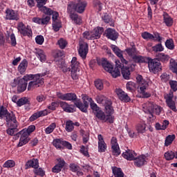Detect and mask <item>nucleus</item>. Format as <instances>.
Masks as SVG:
<instances>
[{
	"mask_svg": "<svg viewBox=\"0 0 177 177\" xmlns=\"http://www.w3.org/2000/svg\"><path fill=\"white\" fill-rule=\"evenodd\" d=\"M45 75H46V73H38L36 75H26L23 78H19V80L25 84H27L28 81L33 80V81L29 82L28 86V91H32V89L39 88L41 85H44V78L42 77H45Z\"/></svg>",
	"mask_w": 177,
	"mask_h": 177,
	"instance_id": "nucleus-1",
	"label": "nucleus"
},
{
	"mask_svg": "<svg viewBox=\"0 0 177 177\" xmlns=\"http://www.w3.org/2000/svg\"><path fill=\"white\" fill-rule=\"evenodd\" d=\"M98 66H102L105 71L110 73L113 78H117L120 77V69L122 67L120 60L115 61V67L114 68L110 62H109L106 58H102V59L97 60Z\"/></svg>",
	"mask_w": 177,
	"mask_h": 177,
	"instance_id": "nucleus-2",
	"label": "nucleus"
},
{
	"mask_svg": "<svg viewBox=\"0 0 177 177\" xmlns=\"http://www.w3.org/2000/svg\"><path fill=\"white\" fill-rule=\"evenodd\" d=\"M88 3L85 1H79L76 4L70 3L68 5V11L72 12L73 9L77 13H84Z\"/></svg>",
	"mask_w": 177,
	"mask_h": 177,
	"instance_id": "nucleus-3",
	"label": "nucleus"
},
{
	"mask_svg": "<svg viewBox=\"0 0 177 177\" xmlns=\"http://www.w3.org/2000/svg\"><path fill=\"white\" fill-rule=\"evenodd\" d=\"M165 99L166 104L170 110L174 113H177L176 103L174 101V92L169 91V93L164 95Z\"/></svg>",
	"mask_w": 177,
	"mask_h": 177,
	"instance_id": "nucleus-4",
	"label": "nucleus"
},
{
	"mask_svg": "<svg viewBox=\"0 0 177 177\" xmlns=\"http://www.w3.org/2000/svg\"><path fill=\"white\" fill-rule=\"evenodd\" d=\"M93 111H94V115L100 120V121H104V122H109V116L106 115V113L103 111L102 109H100V107H99L97 105H95L92 107Z\"/></svg>",
	"mask_w": 177,
	"mask_h": 177,
	"instance_id": "nucleus-5",
	"label": "nucleus"
},
{
	"mask_svg": "<svg viewBox=\"0 0 177 177\" xmlns=\"http://www.w3.org/2000/svg\"><path fill=\"white\" fill-rule=\"evenodd\" d=\"M17 30L24 37H32V30L29 26H26L23 22L17 24Z\"/></svg>",
	"mask_w": 177,
	"mask_h": 177,
	"instance_id": "nucleus-6",
	"label": "nucleus"
},
{
	"mask_svg": "<svg viewBox=\"0 0 177 177\" xmlns=\"http://www.w3.org/2000/svg\"><path fill=\"white\" fill-rule=\"evenodd\" d=\"M148 67L149 68V71H151V73H153L154 74H156V73H159V71L162 70L161 63L156 59L149 60Z\"/></svg>",
	"mask_w": 177,
	"mask_h": 177,
	"instance_id": "nucleus-7",
	"label": "nucleus"
},
{
	"mask_svg": "<svg viewBox=\"0 0 177 177\" xmlns=\"http://www.w3.org/2000/svg\"><path fill=\"white\" fill-rule=\"evenodd\" d=\"M145 107L149 113H153L156 114V115H160V114H161V111H162V108L153 102H147L145 104Z\"/></svg>",
	"mask_w": 177,
	"mask_h": 177,
	"instance_id": "nucleus-8",
	"label": "nucleus"
},
{
	"mask_svg": "<svg viewBox=\"0 0 177 177\" xmlns=\"http://www.w3.org/2000/svg\"><path fill=\"white\" fill-rule=\"evenodd\" d=\"M88 52H89V47L88 46V43L85 42L82 39V42L80 43V48L78 49V53L80 57L85 60L86 59V55H88Z\"/></svg>",
	"mask_w": 177,
	"mask_h": 177,
	"instance_id": "nucleus-9",
	"label": "nucleus"
},
{
	"mask_svg": "<svg viewBox=\"0 0 177 177\" xmlns=\"http://www.w3.org/2000/svg\"><path fill=\"white\" fill-rule=\"evenodd\" d=\"M57 96L59 99H61V100H66L68 102H76V100H78V99H77V95L73 93L63 94L58 92L57 93Z\"/></svg>",
	"mask_w": 177,
	"mask_h": 177,
	"instance_id": "nucleus-10",
	"label": "nucleus"
},
{
	"mask_svg": "<svg viewBox=\"0 0 177 177\" xmlns=\"http://www.w3.org/2000/svg\"><path fill=\"white\" fill-rule=\"evenodd\" d=\"M112 103L111 101H110V103L105 104V114H106L109 120V124H113L114 123V108H113V106H111Z\"/></svg>",
	"mask_w": 177,
	"mask_h": 177,
	"instance_id": "nucleus-11",
	"label": "nucleus"
},
{
	"mask_svg": "<svg viewBox=\"0 0 177 177\" xmlns=\"http://www.w3.org/2000/svg\"><path fill=\"white\" fill-rule=\"evenodd\" d=\"M115 92L120 100L121 102H124V103H128L131 100V97L128 95V93H125L121 88H116Z\"/></svg>",
	"mask_w": 177,
	"mask_h": 177,
	"instance_id": "nucleus-12",
	"label": "nucleus"
},
{
	"mask_svg": "<svg viewBox=\"0 0 177 177\" xmlns=\"http://www.w3.org/2000/svg\"><path fill=\"white\" fill-rule=\"evenodd\" d=\"M111 145L113 156L118 157V156L121 154V150H120V145H118L117 138L112 137L111 140Z\"/></svg>",
	"mask_w": 177,
	"mask_h": 177,
	"instance_id": "nucleus-13",
	"label": "nucleus"
},
{
	"mask_svg": "<svg viewBox=\"0 0 177 177\" xmlns=\"http://www.w3.org/2000/svg\"><path fill=\"white\" fill-rule=\"evenodd\" d=\"M59 106L65 113H75L77 110L75 105L63 101L59 102Z\"/></svg>",
	"mask_w": 177,
	"mask_h": 177,
	"instance_id": "nucleus-14",
	"label": "nucleus"
},
{
	"mask_svg": "<svg viewBox=\"0 0 177 177\" xmlns=\"http://www.w3.org/2000/svg\"><path fill=\"white\" fill-rule=\"evenodd\" d=\"M130 46L124 50V52H126L129 56V57H131V59L136 56V55H138L139 53V51H138V49H136V46L135 45V43L130 42Z\"/></svg>",
	"mask_w": 177,
	"mask_h": 177,
	"instance_id": "nucleus-15",
	"label": "nucleus"
},
{
	"mask_svg": "<svg viewBox=\"0 0 177 177\" xmlns=\"http://www.w3.org/2000/svg\"><path fill=\"white\" fill-rule=\"evenodd\" d=\"M105 35L108 39H111V41H116L118 39V32L111 28L106 30Z\"/></svg>",
	"mask_w": 177,
	"mask_h": 177,
	"instance_id": "nucleus-16",
	"label": "nucleus"
},
{
	"mask_svg": "<svg viewBox=\"0 0 177 177\" xmlns=\"http://www.w3.org/2000/svg\"><path fill=\"white\" fill-rule=\"evenodd\" d=\"M97 140H98V151H99V153H104V151H106V149H107V145L104 142L103 136H102V134H98Z\"/></svg>",
	"mask_w": 177,
	"mask_h": 177,
	"instance_id": "nucleus-17",
	"label": "nucleus"
},
{
	"mask_svg": "<svg viewBox=\"0 0 177 177\" xmlns=\"http://www.w3.org/2000/svg\"><path fill=\"white\" fill-rule=\"evenodd\" d=\"M82 99L83 100V104L88 109L89 107V103H90V107L91 110H93V108H92L94 105H97V103H95V101L92 99V97H88L87 95H82Z\"/></svg>",
	"mask_w": 177,
	"mask_h": 177,
	"instance_id": "nucleus-18",
	"label": "nucleus"
},
{
	"mask_svg": "<svg viewBox=\"0 0 177 177\" xmlns=\"http://www.w3.org/2000/svg\"><path fill=\"white\" fill-rule=\"evenodd\" d=\"M6 20H15L17 21L19 19V14L13 10L7 9L6 10Z\"/></svg>",
	"mask_w": 177,
	"mask_h": 177,
	"instance_id": "nucleus-19",
	"label": "nucleus"
},
{
	"mask_svg": "<svg viewBox=\"0 0 177 177\" xmlns=\"http://www.w3.org/2000/svg\"><path fill=\"white\" fill-rule=\"evenodd\" d=\"M57 161L58 163L52 168V172L54 174H59V172H61L62 169H63L64 167L66 165V161H64V159L58 158Z\"/></svg>",
	"mask_w": 177,
	"mask_h": 177,
	"instance_id": "nucleus-20",
	"label": "nucleus"
},
{
	"mask_svg": "<svg viewBox=\"0 0 177 177\" xmlns=\"http://www.w3.org/2000/svg\"><path fill=\"white\" fill-rule=\"evenodd\" d=\"M138 156V153L135 152L133 150L128 149L122 153V157L128 161H133L135 158Z\"/></svg>",
	"mask_w": 177,
	"mask_h": 177,
	"instance_id": "nucleus-21",
	"label": "nucleus"
},
{
	"mask_svg": "<svg viewBox=\"0 0 177 177\" xmlns=\"http://www.w3.org/2000/svg\"><path fill=\"white\" fill-rule=\"evenodd\" d=\"M50 113V111H48V110H43L39 111L38 112L35 113L33 115H32L30 118V121H35V120H37V118H39V117H44V115H48Z\"/></svg>",
	"mask_w": 177,
	"mask_h": 177,
	"instance_id": "nucleus-22",
	"label": "nucleus"
},
{
	"mask_svg": "<svg viewBox=\"0 0 177 177\" xmlns=\"http://www.w3.org/2000/svg\"><path fill=\"white\" fill-rule=\"evenodd\" d=\"M6 121L8 127H12L13 124H17L16 116L13 114V112H8V114L7 115V116H6Z\"/></svg>",
	"mask_w": 177,
	"mask_h": 177,
	"instance_id": "nucleus-23",
	"label": "nucleus"
},
{
	"mask_svg": "<svg viewBox=\"0 0 177 177\" xmlns=\"http://www.w3.org/2000/svg\"><path fill=\"white\" fill-rule=\"evenodd\" d=\"M134 160V165H136V167H142L146 164V156L141 155L136 158L135 157Z\"/></svg>",
	"mask_w": 177,
	"mask_h": 177,
	"instance_id": "nucleus-24",
	"label": "nucleus"
},
{
	"mask_svg": "<svg viewBox=\"0 0 177 177\" xmlns=\"http://www.w3.org/2000/svg\"><path fill=\"white\" fill-rule=\"evenodd\" d=\"M103 31H104V29L102 27L95 28L91 33L93 39H99L102 34H103Z\"/></svg>",
	"mask_w": 177,
	"mask_h": 177,
	"instance_id": "nucleus-25",
	"label": "nucleus"
},
{
	"mask_svg": "<svg viewBox=\"0 0 177 177\" xmlns=\"http://www.w3.org/2000/svg\"><path fill=\"white\" fill-rule=\"evenodd\" d=\"M39 162H38V159L33 158L30 160H28L26 163V169H28V168H39Z\"/></svg>",
	"mask_w": 177,
	"mask_h": 177,
	"instance_id": "nucleus-26",
	"label": "nucleus"
},
{
	"mask_svg": "<svg viewBox=\"0 0 177 177\" xmlns=\"http://www.w3.org/2000/svg\"><path fill=\"white\" fill-rule=\"evenodd\" d=\"M95 101L98 104H104L105 106L107 103L110 104L111 100L107 99L104 95L99 94L95 97Z\"/></svg>",
	"mask_w": 177,
	"mask_h": 177,
	"instance_id": "nucleus-27",
	"label": "nucleus"
},
{
	"mask_svg": "<svg viewBox=\"0 0 177 177\" xmlns=\"http://www.w3.org/2000/svg\"><path fill=\"white\" fill-rule=\"evenodd\" d=\"M28 66V62L27 59H23L21 62L18 66V71L22 75L26 74V70H27V67Z\"/></svg>",
	"mask_w": 177,
	"mask_h": 177,
	"instance_id": "nucleus-28",
	"label": "nucleus"
},
{
	"mask_svg": "<svg viewBox=\"0 0 177 177\" xmlns=\"http://www.w3.org/2000/svg\"><path fill=\"white\" fill-rule=\"evenodd\" d=\"M70 17L74 24H78L79 26L82 24V18L78 14L71 13Z\"/></svg>",
	"mask_w": 177,
	"mask_h": 177,
	"instance_id": "nucleus-29",
	"label": "nucleus"
},
{
	"mask_svg": "<svg viewBox=\"0 0 177 177\" xmlns=\"http://www.w3.org/2000/svg\"><path fill=\"white\" fill-rule=\"evenodd\" d=\"M74 104L75 107L80 109V111H82V113H88V108L86 107V106L81 102V100L77 99L74 102Z\"/></svg>",
	"mask_w": 177,
	"mask_h": 177,
	"instance_id": "nucleus-30",
	"label": "nucleus"
},
{
	"mask_svg": "<svg viewBox=\"0 0 177 177\" xmlns=\"http://www.w3.org/2000/svg\"><path fill=\"white\" fill-rule=\"evenodd\" d=\"M119 69L120 71H122V75L123 76V77L124 78V80H129V78L131 77V71H129V68L125 67V66H122ZM120 74H121V72H120Z\"/></svg>",
	"mask_w": 177,
	"mask_h": 177,
	"instance_id": "nucleus-31",
	"label": "nucleus"
},
{
	"mask_svg": "<svg viewBox=\"0 0 177 177\" xmlns=\"http://www.w3.org/2000/svg\"><path fill=\"white\" fill-rule=\"evenodd\" d=\"M147 86H149V84L147 83L145 84V86H140L138 92H140V93L142 95V97H150V96H151V94H150V93L146 92Z\"/></svg>",
	"mask_w": 177,
	"mask_h": 177,
	"instance_id": "nucleus-32",
	"label": "nucleus"
},
{
	"mask_svg": "<svg viewBox=\"0 0 177 177\" xmlns=\"http://www.w3.org/2000/svg\"><path fill=\"white\" fill-rule=\"evenodd\" d=\"M71 63V71H80V62L77 61V57H73Z\"/></svg>",
	"mask_w": 177,
	"mask_h": 177,
	"instance_id": "nucleus-33",
	"label": "nucleus"
},
{
	"mask_svg": "<svg viewBox=\"0 0 177 177\" xmlns=\"http://www.w3.org/2000/svg\"><path fill=\"white\" fill-rule=\"evenodd\" d=\"M163 20L167 27H171L174 24V19L167 13L163 14Z\"/></svg>",
	"mask_w": 177,
	"mask_h": 177,
	"instance_id": "nucleus-34",
	"label": "nucleus"
},
{
	"mask_svg": "<svg viewBox=\"0 0 177 177\" xmlns=\"http://www.w3.org/2000/svg\"><path fill=\"white\" fill-rule=\"evenodd\" d=\"M156 59L162 63H167L169 60V55L165 53H158L156 55Z\"/></svg>",
	"mask_w": 177,
	"mask_h": 177,
	"instance_id": "nucleus-35",
	"label": "nucleus"
},
{
	"mask_svg": "<svg viewBox=\"0 0 177 177\" xmlns=\"http://www.w3.org/2000/svg\"><path fill=\"white\" fill-rule=\"evenodd\" d=\"M146 127L147 125L145 123H138L136 127L138 133H141L142 135H143V133H146V131H147Z\"/></svg>",
	"mask_w": 177,
	"mask_h": 177,
	"instance_id": "nucleus-36",
	"label": "nucleus"
},
{
	"mask_svg": "<svg viewBox=\"0 0 177 177\" xmlns=\"http://www.w3.org/2000/svg\"><path fill=\"white\" fill-rule=\"evenodd\" d=\"M165 158L167 161H171V160H174V158H177V152L167 151L165 153Z\"/></svg>",
	"mask_w": 177,
	"mask_h": 177,
	"instance_id": "nucleus-37",
	"label": "nucleus"
},
{
	"mask_svg": "<svg viewBox=\"0 0 177 177\" xmlns=\"http://www.w3.org/2000/svg\"><path fill=\"white\" fill-rule=\"evenodd\" d=\"M132 59L135 63H146L147 62V58H146V57L138 55H136Z\"/></svg>",
	"mask_w": 177,
	"mask_h": 177,
	"instance_id": "nucleus-38",
	"label": "nucleus"
},
{
	"mask_svg": "<svg viewBox=\"0 0 177 177\" xmlns=\"http://www.w3.org/2000/svg\"><path fill=\"white\" fill-rule=\"evenodd\" d=\"M169 125V121L164 120L162 124L156 123V128L158 131L167 129V127Z\"/></svg>",
	"mask_w": 177,
	"mask_h": 177,
	"instance_id": "nucleus-39",
	"label": "nucleus"
},
{
	"mask_svg": "<svg viewBox=\"0 0 177 177\" xmlns=\"http://www.w3.org/2000/svg\"><path fill=\"white\" fill-rule=\"evenodd\" d=\"M57 66L61 68L63 73H67V71H71V68L67 67L66 62L63 61H59L57 63Z\"/></svg>",
	"mask_w": 177,
	"mask_h": 177,
	"instance_id": "nucleus-40",
	"label": "nucleus"
},
{
	"mask_svg": "<svg viewBox=\"0 0 177 177\" xmlns=\"http://www.w3.org/2000/svg\"><path fill=\"white\" fill-rule=\"evenodd\" d=\"M28 83H25L24 82L20 80L17 86V92L18 93H21V92H24L27 89Z\"/></svg>",
	"mask_w": 177,
	"mask_h": 177,
	"instance_id": "nucleus-41",
	"label": "nucleus"
},
{
	"mask_svg": "<svg viewBox=\"0 0 177 177\" xmlns=\"http://www.w3.org/2000/svg\"><path fill=\"white\" fill-rule=\"evenodd\" d=\"M15 132H17V123L12 124V126H10V128L7 129V133L10 136H13Z\"/></svg>",
	"mask_w": 177,
	"mask_h": 177,
	"instance_id": "nucleus-42",
	"label": "nucleus"
},
{
	"mask_svg": "<svg viewBox=\"0 0 177 177\" xmlns=\"http://www.w3.org/2000/svg\"><path fill=\"white\" fill-rule=\"evenodd\" d=\"M112 172L115 177H124V172L121 168L113 167Z\"/></svg>",
	"mask_w": 177,
	"mask_h": 177,
	"instance_id": "nucleus-43",
	"label": "nucleus"
},
{
	"mask_svg": "<svg viewBox=\"0 0 177 177\" xmlns=\"http://www.w3.org/2000/svg\"><path fill=\"white\" fill-rule=\"evenodd\" d=\"M63 142L64 140L62 138L55 139L53 141V145L56 147V149H63Z\"/></svg>",
	"mask_w": 177,
	"mask_h": 177,
	"instance_id": "nucleus-44",
	"label": "nucleus"
},
{
	"mask_svg": "<svg viewBox=\"0 0 177 177\" xmlns=\"http://www.w3.org/2000/svg\"><path fill=\"white\" fill-rule=\"evenodd\" d=\"M36 56L38 59H39L40 62L44 63V62H46V55H45V53L44 50H40L36 53Z\"/></svg>",
	"mask_w": 177,
	"mask_h": 177,
	"instance_id": "nucleus-45",
	"label": "nucleus"
},
{
	"mask_svg": "<svg viewBox=\"0 0 177 177\" xmlns=\"http://www.w3.org/2000/svg\"><path fill=\"white\" fill-rule=\"evenodd\" d=\"M165 45L169 50H174V49H175V44H174V39H167Z\"/></svg>",
	"mask_w": 177,
	"mask_h": 177,
	"instance_id": "nucleus-46",
	"label": "nucleus"
},
{
	"mask_svg": "<svg viewBox=\"0 0 177 177\" xmlns=\"http://www.w3.org/2000/svg\"><path fill=\"white\" fill-rule=\"evenodd\" d=\"M111 48L112 49V50L115 53V55H116V56H118V57L122 56V50H121V49H120V48H118V46H117L114 44H111Z\"/></svg>",
	"mask_w": 177,
	"mask_h": 177,
	"instance_id": "nucleus-47",
	"label": "nucleus"
},
{
	"mask_svg": "<svg viewBox=\"0 0 177 177\" xmlns=\"http://www.w3.org/2000/svg\"><path fill=\"white\" fill-rule=\"evenodd\" d=\"M174 140H175V135L173 134L167 136L165 141V146L168 147V146H169V145H171Z\"/></svg>",
	"mask_w": 177,
	"mask_h": 177,
	"instance_id": "nucleus-48",
	"label": "nucleus"
},
{
	"mask_svg": "<svg viewBox=\"0 0 177 177\" xmlns=\"http://www.w3.org/2000/svg\"><path fill=\"white\" fill-rule=\"evenodd\" d=\"M17 104L19 107H21L24 104H30V100L27 97H21L17 101Z\"/></svg>",
	"mask_w": 177,
	"mask_h": 177,
	"instance_id": "nucleus-49",
	"label": "nucleus"
},
{
	"mask_svg": "<svg viewBox=\"0 0 177 177\" xmlns=\"http://www.w3.org/2000/svg\"><path fill=\"white\" fill-rule=\"evenodd\" d=\"M141 37L143 38V39H146V41H152V39H154V36L153 34L149 32H142Z\"/></svg>",
	"mask_w": 177,
	"mask_h": 177,
	"instance_id": "nucleus-50",
	"label": "nucleus"
},
{
	"mask_svg": "<svg viewBox=\"0 0 177 177\" xmlns=\"http://www.w3.org/2000/svg\"><path fill=\"white\" fill-rule=\"evenodd\" d=\"M40 12H42L43 13H44V15H46V16H49L50 17V16H52L55 10H52V8H47L46 6H45L44 8H42V9L40 10Z\"/></svg>",
	"mask_w": 177,
	"mask_h": 177,
	"instance_id": "nucleus-51",
	"label": "nucleus"
},
{
	"mask_svg": "<svg viewBox=\"0 0 177 177\" xmlns=\"http://www.w3.org/2000/svg\"><path fill=\"white\" fill-rule=\"evenodd\" d=\"M21 138L23 139H28V136H30V134L28 131L26 130V129H24L22 131H19L16 134V136H20Z\"/></svg>",
	"mask_w": 177,
	"mask_h": 177,
	"instance_id": "nucleus-52",
	"label": "nucleus"
},
{
	"mask_svg": "<svg viewBox=\"0 0 177 177\" xmlns=\"http://www.w3.org/2000/svg\"><path fill=\"white\" fill-rule=\"evenodd\" d=\"M52 26H53V30L55 32H57V31H59V30H60L62 27V21H54L53 22Z\"/></svg>",
	"mask_w": 177,
	"mask_h": 177,
	"instance_id": "nucleus-53",
	"label": "nucleus"
},
{
	"mask_svg": "<svg viewBox=\"0 0 177 177\" xmlns=\"http://www.w3.org/2000/svg\"><path fill=\"white\" fill-rule=\"evenodd\" d=\"M55 129H56V123L53 122L45 129V132L47 135H49L52 133Z\"/></svg>",
	"mask_w": 177,
	"mask_h": 177,
	"instance_id": "nucleus-54",
	"label": "nucleus"
},
{
	"mask_svg": "<svg viewBox=\"0 0 177 177\" xmlns=\"http://www.w3.org/2000/svg\"><path fill=\"white\" fill-rule=\"evenodd\" d=\"M66 132H72L74 129V123L71 120H68L66 122Z\"/></svg>",
	"mask_w": 177,
	"mask_h": 177,
	"instance_id": "nucleus-55",
	"label": "nucleus"
},
{
	"mask_svg": "<svg viewBox=\"0 0 177 177\" xmlns=\"http://www.w3.org/2000/svg\"><path fill=\"white\" fill-rule=\"evenodd\" d=\"M136 80H137V82L139 84L138 88H140V86H145V84H148L147 81L143 79V77H142V75H138L136 77Z\"/></svg>",
	"mask_w": 177,
	"mask_h": 177,
	"instance_id": "nucleus-56",
	"label": "nucleus"
},
{
	"mask_svg": "<svg viewBox=\"0 0 177 177\" xmlns=\"http://www.w3.org/2000/svg\"><path fill=\"white\" fill-rule=\"evenodd\" d=\"M33 172L35 175H37L39 176H41V177L45 176V171H44V169H42V167L35 168L33 170Z\"/></svg>",
	"mask_w": 177,
	"mask_h": 177,
	"instance_id": "nucleus-57",
	"label": "nucleus"
},
{
	"mask_svg": "<svg viewBox=\"0 0 177 177\" xmlns=\"http://www.w3.org/2000/svg\"><path fill=\"white\" fill-rule=\"evenodd\" d=\"M16 165V162L13 160H9L4 162L3 167L4 168H13Z\"/></svg>",
	"mask_w": 177,
	"mask_h": 177,
	"instance_id": "nucleus-58",
	"label": "nucleus"
},
{
	"mask_svg": "<svg viewBox=\"0 0 177 177\" xmlns=\"http://www.w3.org/2000/svg\"><path fill=\"white\" fill-rule=\"evenodd\" d=\"M153 52H163L164 50V46H162V44L161 43H159L152 47Z\"/></svg>",
	"mask_w": 177,
	"mask_h": 177,
	"instance_id": "nucleus-59",
	"label": "nucleus"
},
{
	"mask_svg": "<svg viewBox=\"0 0 177 177\" xmlns=\"http://www.w3.org/2000/svg\"><path fill=\"white\" fill-rule=\"evenodd\" d=\"M67 41L63 38L58 40L57 44L59 45L60 49H64L67 46Z\"/></svg>",
	"mask_w": 177,
	"mask_h": 177,
	"instance_id": "nucleus-60",
	"label": "nucleus"
},
{
	"mask_svg": "<svg viewBox=\"0 0 177 177\" xmlns=\"http://www.w3.org/2000/svg\"><path fill=\"white\" fill-rule=\"evenodd\" d=\"M9 114V111L8 109L5 108L3 106L0 107V118H3V117H6Z\"/></svg>",
	"mask_w": 177,
	"mask_h": 177,
	"instance_id": "nucleus-61",
	"label": "nucleus"
},
{
	"mask_svg": "<svg viewBox=\"0 0 177 177\" xmlns=\"http://www.w3.org/2000/svg\"><path fill=\"white\" fill-rule=\"evenodd\" d=\"M49 21H50V16L46 15L41 17V26H48Z\"/></svg>",
	"mask_w": 177,
	"mask_h": 177,
	"instance_id": "nucleus-62",
	"label": "nucleus"
},
{
	"mask_svg": "<svg viewBox=\"0 0 177 177\" xmlns=\"http://www.w3.org/2000/svg\"><path fill=\"white\" fill-rule=\"evenodd\" d=\"M170 70L172 73L177 74V62L175 61L170 62Z\"/></svg>",
	"mask_w": 177,
	"mask_h": 177,
	"instance_id": "nucleus-63",
	"label": "nucleus"
},
{
	"mask_svg": "<svg viewBox=\"0 0 177 177\" xmlns=\"http://www.w3.org/2000/svg\"><path fill=\"white\" fill-rule=\"evenodd\" d=\"M170 85V88L172 89L174 92H176L177 91V82L175 80H170L169 82Z\"/></svg>",
	"mask_w": 177,
	"mask_h": 177,
	"instance_id": "nucleus-64",
	"label": "nucleus"
}]
</instances>
